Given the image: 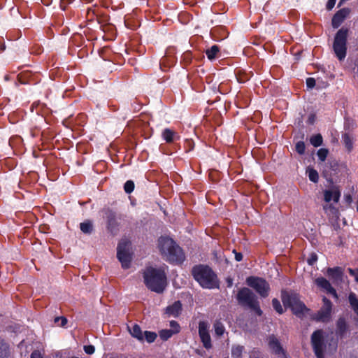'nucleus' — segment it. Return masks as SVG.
I'll use <instances>...</instances> for the list:
<instances>
[{
    "label": "nucleus",
    "mask_w": 358,
    "mask_h": 358,
    "mask_svg": "<svg viewBox=\"0 0 358 358\" xmlns=\"http://www.w3.org/2000/svg\"><path fill=\"white\" fill-rule=\"evenodd\" d=\"M158 248L164 258L170 262L180 263L185 259L182 249L171 238L160 237Z\"/></svg>",
    "instance_id": "1"
},
{
    "label": "nucleus",
    "mask_w": 358,
    "mask_h": 358,
    "mask_svg": "<svg viewBox=\"0 0 358 358\" xmlns=\"http://www.w3.org/2000/svg\"><path fill=\"white\" fill-rule=\"evenodd\" d=\"M144 282L150 290L161 293L166 285V277L163 271L148 267L143 271Z\"/></svg>",
    "instance_id": "2"
},
{
    "label": "nucleus",
    "mask_w": 358,
    "mask_h": 358,
    "mask_svg": "<svg viewBox=\"0 0 358 358\" xmlns=\"http://www.w3.org/2000/svg\"><path fill=\"white\" fill-rule=\"evenodd\" d=\"M192 273L194 278L203 288L213 289L219 286L216 275L208 266H196L192 268Z\"/></svg>",
    "instance_id": "3"
},
{
    "label": "nucleus",
    "mask_w": 358,
    "mask_h": 358,
    "mask_svg": "<svg viewBox=\"0 0 358 358\" xmlns=\"http://www.w3.org/2000/svg\"><path fill=\"white\" fill-rule=\"evenodd\" d=\"M237 300L242 306L248 307L258 315H262V311L260 309L257 298L250 289L244 287L240 289L237 294Z\"/></svg>",
    "instance_id": "4"
},
{
    "label": "nucleus",
    "mask_w": 358,
    "mask_h": 358,
    "mask_svg": "<svg viewBox=\"0 0 358 358\" xmlns=\"http://www.w3.org/2000/svg\"><path fill=\"white\" fill-rule=\"evenodd\" d=\"M282 301L285 307L290 308L293 313L296 315H301L307 310L306 306L299 300L297 294L282 292Z\"/></svg>",
    "instance_id": "5"
},
{
    "label": "nucleus",
    "mask_w": 358,
    "mask_h": 358,
    "mask_svg": "<svg viewBox=\"0 0 358 358\" xmlns=\"http://www.w3.org/2000/svg\"><path fill=\"white\" fill-rule=\"evenodd\" d=\"M348 34V29L341 28L335 36L333 48L336 57L341 61L346 56Z\"/></svg>",
    "instance_id": "6"
},
{
    "label": "nucleus",
    "mask_w": 358,
    "mask_h": 358,
    "mask_svg": "<svg viewBox=\"0 0 358 358\" xmlns=\"http://www.w3.org/2000/svg\"><path fill=\"white\" fill-rule=\"evenodd\" d=\"M130 248L131 243L126 239L121 240L117 245V257L124 268H128L130 265L131 260Z\"/></svg>",
    "instance_id": "7"
},
{
    "label": "nucleus",
    "mask_w": 358,
    "mask_h": 358,
    "mask_svg": "<svg viewBox=\"0 0 358 358\" xmlns=\"http://www.w3.org/2000/svg\"><path fill=\"white\" fill-rule=\"evenodd\" d=\"M311 345L317 358H324L326 348L324 338V332L322 329L314 331L311 336Z\"/></svg>",
    "instance_id": "8"
},
{
    "label": "nucleus",
    "mask_w": 358,
    "mask_h": 358,
    "mask_svg": "<svg viewBox=\"0 0 358 358\" xmlns=\"http://www.w3.org/2000/svg\"><path fill=\"white\" fill-rule=\"evenodd\" d=\"M248 286L253 288L262 297H266L270 289L269 285L263 278L250 276L246 279Z\"/></svg>",
    "instance_id": "9"
},
{
    "label": "nucleus",
    "mask_w": 358,
    "mask_h": 358,
    "mask_svg": "<svg viewBox=\"0 0 358 358\" xmlns=\"http://www.w3.org/2000/svg\"><path fill=\"white\" fill-rule=\"evenodd\" d=\"M323 305L320 310L313 316V319L317 322H326L331 318L332 310L331 302L325 296L322 299Z\"/></svg>",
    "instance_id": "10"
},
{
    "label": "nucleus",
    "mask_w": 358,
    "mask_h": 358,
    "mask_svg": "<svg viewBox=\"0 0 358 358\" xmlns=\"http://www.w3.org/2000/svg\"><path fill=\"white\" fill-rule=\"evenodd\" d=\"M208 324L207 322L201 321L199 323V335L203 347L206 349L212 348L211 338L208 332Z\"/></svg>",
    "instance_id": "11"
},
{
    "label": "nucleus",
    "mask_w": 358,
    "mask_h": 358,
    "mask_svg": "<svg viewBox=\"0 0 358 358\" xmlns=\"http://www.w3.org/2000/svg\"><path fill=\"white\" fill-rule=\"evenodd\" d=\"M315 283L327 293L331 294L335 299L338 298L336 289L326 278L323 277L317 278L315 280Z\"/></svg>",
    "instance_id": "12"
},
{
    "label": "nucleus",
    "mask_w": 358,
    "mask_h": 358,
    "mask_svg": "<svg viewBox=\"0 0 358 358\" xmlns=\"http://www.w3.org/2000/svg\"><path fill=\"white\" fill-rule=\"evenodd\" d=\"M268 346L273 353L278 356L285 355V352L281 346L280 343L273 335H271L268 338Z\"/></svg>",
    "instance_id": "13"
},
{
    "label": "nucleus",
    "mask_w": 358,
    "mask_h": 358,
    "mask_svg": "<svg viewBox=\"0 0 358 358\" xmlns=\"http://www.w3.org/2000/svg\"><path fill=\"white\" fill-rule=\"evenodd\" d=\"M341 196V192L337 187H333L331 189H327L324 192V199L326 202L333 201L338 203Z\"/></svg>",
    "instance_id": "14"
},
{
    "label": "nucleus",
    "mask_w": 358,
    "mask_h": 358,
    "mask_svg": "<svg viewBox=\"0 0 358 358\" xmlns=\"http://www.w3.org/2000/svg\"><path fill=\"white\" fill-rule=\"evenodd\" d=\"M349 10L343 8L339 10L333 17L331 24L334 28L338 27L349 14Z\"/></svg>",
    "instance_id": "15"
},
{
    "label": "nucleus",
    "mask_w": 358,
    "mask_h": 358,
    "mask_svg": "<svg viewBox=\"0 0 358 358\" xmlns=\"http://www.w3.org/2000/svg\"><path fill=\"white\" fill-rule=\"evenodd\" d=\"M327 273L334 282H341L343 280V272L341 267L329 268Z\"/></svg>",
    "instance_id": "16"
},
{
    "label": "nucleus",
    "mask_w": 358,
    "mask_h": 358,
    "mask_svg": "<svg viewBox=\"0 0 358 358\" xmlns=\"http://www.w3.org/2000/svg\"><path fill=\"white\" fill-rule=\"evenodd\" d=\"M182 310V304L180 301H175L172 305L166 308V313L169 316L178 317Z\"/></svg>",
    "instance_id": "17"
},
{
    "label": "nucleus",
    "mask_w": 358,
    "mask_h": 358,
    "mask_svg": "<svg viewBox=\"0 0 358 358\" xmlns=\"http://www.w3.org/2000/svg\"><path fill=\"white\" fill-rule=\"evenodd\" d=\"M107 218L108 229L113 231L117 226V222L116 220L115 215L111 210H107L106 213Z\"/></svg>",
    "instance_id": "18"
},
{
    "label": "nucleus",
    "mask_w": 358,
    "mask_h": 358,
    "mask_svg": "<svg viewBox=\"0 0 358 358\" xmlns=\"http://www.w3.org/2000/svg\"><path fill=\"white\" fill-rule=\"evenodd\" d=\"M128 329L131 335L140 341H143V333L139 325L135 324L132 327H128Z\"/></svg>",
    "instance_id": "19"
},
{
    "label": "nucleus",
    "mask_w": 358,
    "mask_h": 358,
    "mask_svg": "<svg viewBox=\"0 0 358 358\" xmlns=\"http://www.w3.org/2000/svg\"><path fill=\"white\" fill-rule=\"evenodd\" d=\"M162 137L168 143H172L174 140L179 138V136H178L173 130L169 128H166L163 131Z\"/></svg>",
    "instance_id": "20"
},
{
    "label": "nucleus",
    "mask_w": 358,
    "mask_h": 358,
    "mask_svg": "<svg viewBox=\"0 0 358 358\" xmlns=\"http://www.w3.org/2000/svg\"><path fill=\"white\" fill-rule=\"evenodd\" d=\"M349 302L354 312L358 315V298L356 294L351 292L348 296Z\"/></svg>",
    "instance_id": "21"
},
{
    "label": "nucleus",
    "mask_w": 358,
    "mask_h": 358,
    "mask_svg": "<svg viewBox=\"0 0 358 358\" xmlns=\"http://www.w3.org/2000/svg\"><path fill=\"white\" fill-rule=\"evenodd\" d=\"M219 47L216 45H213L210 48L206 50V54L210 60H213L217 57L219 52Z\"/></svg>",
    "instance_id": "22"
},
{
    "label": "nucleus",
    "mask_w": 358,
    "mask_h": 358,
    "mask_svg": "<svg viewBox=\"0 0 358 358\" xmlns=\"http://www.w3.org/2000/svg\"><path fill=\"white\" fill-rule=\"evenodd\" d=\"M80 230L85 234H90L93 230V224L91 221L87 220L80 224Z\"/></svg>",
    "instance_id": "23"
},
{
    "label": "nucleus",
    "mask_w": 358,
    "mask_h": 358,
    "mask_svg": "<svg viewBox=\"0 0 358 358\" xmlns=\"http://www.w3.org/2000/svg\"><path fill=\"white\" fill-rule=\"evenodd\" d=\"M310 142L314 147L320 146L323 143L322 135L320 134H317L311 136L310 138Z\"/></svg>",
    "instance_id": "24"
},
{
    "label": "nucleus",
    "mask_w": 358,
    "mask_h": 358,
    "mask_svg": "<svg viewBox=\"0 0 358 358\" xmlns=\"http://www.w3.org/2000/svg\"><path fill=\"white\" fill-rule=\"evenodd\" d=\"M244 350V347L241 345H234L231 349V356L234 358H241Z\"/></svg>",
    "instance_id": "25"
},
{
    "label": "nucleus",
    "mask_w": 358,
    "mask_h": 358,
    "mask_svg": "<svg viewBox=\"0 0 358 358\" xmlns=\"http://www.w3.org/2000/svg\"><path fill=\"white\" fill-rule=\"evenodd\" d=\"M215 333L217 336H221L224 334L225 329L223 324L220 321H216L214 323Z\"/></svg>",
    "instance_id": "26"
},
{
    "label": "nucleus",
    "mask_w": 358,
    "mask_h": 358,
    "mask_svg": "<svg viewBox=\"0 0 358 358\" xmlns=\"http://www.w3.org/2000/svg\"><path fill=\"white\" fill-rule=\"evenodd\" d=\"M157 334L153 331H145L143 333V339L145 338V340L149 343L154 342L157 338Z\"/></svg>",
    "instance_id": "27"
},
{
    "label": "nucleus",
    "mask_w": 358,
    "mask_h": 358,
    "mask_svg": "<svg viewBox=\"0 0 358 358\" xmlns=\"http://www.w3.org/2000/svg\"><path fill=\"white\" fill-rule=\"evenodd\" d=\"M309 180L313 182H317L319 180L318 173L314 169L308 168L307 170Z\"/></svg>",
    "instance_id": "28"
},
{
    "label": "nucleus",
    "mask_w": 358,
    "mask_h": 358,
    "mask_svg": "<svg viewBox=\"0 0 358 358\" xmlns=\"http://www.w3.org/2000/svg\"><path fill=\"white\" fill-rule=\"evenodd\" d=\"M342 138L345 146L348 151H350L352 149V141L350 136L348 134H345L343 135Z\"/></svg>",
    "instance_id": "29"
},
{
    "label": "nucleus",
    "mask_w": 358,
    "mask_h": 358,
    "mask_svg": "<svg viewBox=\"0 0 358 358\" xmlns=\"http://www.w3.org/2000/svg\"><path fill=\"white\" fill-rule=\"evenodd\" d=\"M8 345H6V343H5L3 342V340L0 339V358L6 357L8 355Z\"/></svg>",
    "instance_id": "30"
},
{
    "label": "nucleus",
    "mask_w": 358,
    "mask_h": 358,
    "mask_svg": "<svg viewBox=\"0 0 358 358\" xmlns=\"http://www.w3.org/2000/svg\"><path fill=\"white\" fill-rule=\"evenodd\" d=\"M175 334L171 329H163L159 331V336L163 341H166Z\"/></svg>",
    "instance_id": "31"
},
{
    "label": "nucleus",
    "mask_w": 358,
    "mask_h": 358,
    "mask_svg": "<svg viewBox=\"0 0 358 358\" xmlns=\"http://www.w3.org/2000/svg\"><path fill=\"white\" fill-rule=\"evenodd\" d=\"M328 154H329V150L327 149H326V148H320V150H318V151L317 152V155L318 157V159L321 162L325 161Z\"/></svg>",
    "instance_id": "32"
},
{
    "label": "nucleus",
    "mask_w": 358,
    "mask_h": 358,
    "mask_svg": "<svg viewBox=\"0 0 358 358\" xmlns=\"http://www.w3.org/2000/svg\"><path fill=\"white\" fill-rule=\"evenodd\" d=\"M124 189L126 193L130 194L134 189V183L132 180H127L124 185Z\"/></svg>",
    "instance_id": "33"
},
{
    "label": "nucleus",
    "mask_w": 358,
    "mask_h": 358,
    "mask_svg": "<svg viewBox=\"0 0 358 358\" xmlns=\"http://www.w3.org/2000/svg\"><path fill=\"white\" fill-rule=\"evenodd\" d=\"M272 304L273 308L276 310L277 313L279 314H282L283 313L282 307L278 299H273L272 301Z\"/></svg>",
    "instance_id": "34"
},
{
    "label": "nucleus",
    "mask_w": 358,
    "mask_h": 358,
    "mask_svg": "<svg viewBox=\"0 0 358 358\" xmlns=\"http://www.w3.org/2000/svg\"><path fill=\"white\" fill-rule=\"evenodd\" d=\"M305 150H306V145H305V143L303 141H299L296 145V152L300 154V155H302L305 152Z\"/></svg>",
    "instance_id": "35"
},
{
    "label": "nucleus",
    "mask_w": 358,
    "mask_h": 358,
    "mask_svg": "<svg viewBox=\"0 0 358 358\" xmlns=\"http://www.w3.org/2000/svg\"><path fill=\"white\" fill-rule=\"evenodd\" d=\"M171 330L176 334H178L180 330L179 324L174 320L170 322Z\"/></svg>",
    "instance_id": "36"
},
{
    "label": "nucleus",
    "mask_w": 358,
    "mask_h": 358,
    "mask_svg": "<svg viewBox=\"0 0 358 358\" xmlns=\"http://www.w3.org/2000/svg\"><path fill=\"white\" fill-rule=\"evenodd\" d=\"M317 261V256L315 253L310 254V257L307 260L308 264L311 266H313Z\"/></svg>",
    "instance_id": "37"
},
{
    "label": "nucleus",
    "mask_w": 358,
    "mask_h": 358,
    "mask_svg": "<svg viewBox=\"0 0 358 358\" xmlns=\"http://www.w3.org/2000/svg\"><path fill=\"white\" fill-rule=\"evenodd\" d=\"M348 271L350 275L353 276L355 278V281L358 282V269H352L351 268H349Z\"/></svg>",
    "instance_id": "38"
},
{
    "label": "nucleus",
    "mask_w": 358,
    "mask_h": 358,
    "mask_svg": "<svg viewBox=\"0 0 358 358\" xmlns=\"http://www.w3.org/2000/svg\"><path fill=\"white\" fill-rule=\"evenodd\" d=\"M84 350H85V353H87L88 355H92L95 351V348H94V346H93L92 345H85Z\"/></svg>",
    "instance_id": "39"
},
{
    "label": "nucleus",
    "mask_w": 358,
    "mask_h": 358,
    "mask_svg": "<svg viewBox=\"0 0 358 358\" xmlns=\"http://www.w3.org/2000/svg\"><path fill=\"white\" fill-rule=\"evenodd\" d=\"M59 321H61V324H59V326L61 327H64L66 324L67 323V320L66 317H57L55 319V323H57Z\"/></svg>",
    "instance_id": "40"
},
{
    "label": "nucleus",
    "mask_w": 358,
    "mask_h": 358,
    "mask_svg": "<svg viewBox=\"0 0 358 358\" xmlns=\"http://www.w3.org/2000/svg\"><path fill=\"white\" fill-rule=\"evenodd\" d=\"M306 85L308 88H313L315 85V80L313 78H307Z\"/></svg>",
    "instance_id": "41"
},
{
    "label": "nucleus",
    "mask_w": 358,
    "mask_h": 358,
    "mask_svg": "<svg viewBox=\"0 0 358 358\" xmlns=\"http://www.w3.org/2000/svg\"><path fill=\"white\" fill-rule=\"evenodd\" d=\"M336 3V0H328L327 3V10H331Z\"/></svg>",
    "instance_id": "42"
},
{
    "label": "nucleus",
    "mask_w": 358,
    "mask_h": 358,
    "mask_svg": "<svg viewBox=\"0 0 358 358\" xmlns=\"http://www.w3.org/2000/svg\"><path fill=\"white\" fill-rule=\"evenodd\" d=\"M234 252H235V259H236V260L238 261V262L241 261L243 259L242 254L240 253V252H236L235 251H234Z\"/></svg>",
    "instance_id": "43"
},
{
    "label": "nucleus",
    "mask_w": 358,
    "mask_h": 358,
    "mask_svg": "<svg viewBox=\"0 0 358 358\" xmlns=\"http://www.w3.org/2000/svg\"><path fill=\"white\" fill-rule=\"evenodd\" d=\"M343 325H345V322L343 320H339L338 322V328L341 329Z\"/></svg>",
    "instance_id": "44"
},
{
    "label": "nucleus",
    "mask_w": 358,
    "mask_h": 358,
    "mask_svg": "<svg viewBox=\"0 0 358 358\" xmlns=\"http://www.w3.org/2000/svg\"><path fill=\"white\" fill-rule=\"evenodd\" d=\"M18 80L21 83L25 84L26 82L22 80V74L18 75Z\"/></svg>",
    "instance_id": "45"
},
{
    "label": "nucleus",
    "mask_w": 358,
    "mask_h": 358,
    "mask_svg": "<svg viewBox=\"0 0 358 358\" xmlns=\"http://www.w3.org/2000/svg\"><path fill=\"white\" fill-rule=\"evenodd\" d=\"M237 80L239 83H244L245 80H248V78H245V79H242L241 76H238L237 77Z\"/></svg>",
    "instance_id": "46"
},
{
    "label": "nucleus",
    "mask_w": 358,
    "mask_h": 358,
    "mask_svg": "<svg viewBox=\"0 0 358 358\" xmlns=\"http://www.w3.org/2000/svg\"><path fill=\"white\" fill-rule=\"evenodd\" d=\"M4 78H5L6 80H9V76L8 75H6Z\"/></svg>",
    "instance_id": "47"
},
{
    "label": "nucleus",
    "mask_w": 358,
    "mask_h": 358,
    "mask_svg": "<svg viewBox=\"0 0 358 358\" xmlns=\"http://www.w3.org/2000/svg\"><path fill=\"white\" fill-rule=\"evenodd\" d=\"M357 210L358 211V201H357Z\"/></svg>",
    "instance_id": "48"
},
{
    "label": "nucleus",
    "mask_w": 358,
    "mask_h": 358,
    "mask_svg": "<svg viewBox=\"0 0 358 358\" xmlns=\"http://www.w3.org/2000/svg\"><path fill=\"white\" fill-rule=\"evenodd\" d=\"M110 358H114V357H110Z\"/></svg>",
    "instance_id": "49"
}]
</instances>
